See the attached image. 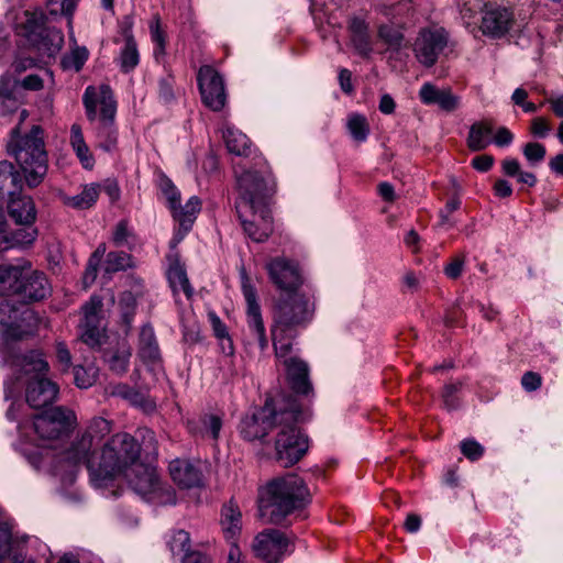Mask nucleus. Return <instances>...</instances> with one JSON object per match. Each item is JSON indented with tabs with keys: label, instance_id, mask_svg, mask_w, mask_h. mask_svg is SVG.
<instances>
[{
	"label": "nucleus",
	"instance_id": "f704fd0d",
	"mask_svg": "<svg viewBox=\"0 0 563 563\" xmlns=\"http://www.w3.org/2000/svg\"><path fill=\"white\" fill-rule=\"evenodd\" d=\"M351 41L357 53L364 57L369 56L372 52L371 38L367 24L357 18H354L350 24Z\"/></svg>",
	"mask_w": 563,
	"mask_h": 563
},
{
	"label": "nucleus",
	"instance_id": "f3484780",
	"mask_svg": "<svg viewBox=\"0 0 563 563\" xmlns=\"http://www.w3.org/2000/svg\"><path fill=\"white\" fill-rule=\"evenodd\" d=\"M448 45V34L443 29H428L420 32L413 52L417 59L426 67L433 66Z\"/></svg>",
	"mask_w": 563,
	"mask_h": 563
},
{
	"label": "nucleus",
	"instance_id": "c9c22d12",
	"mask_svg": "<svg viewBox=\"0 0 563 563\" xmlns=\"http://www.w3.org/2000/svg\"><path fill=\"white\" fill-rule=\"evenodd\" d=\"M22 179L12 163L0 162V195L13 196L20 190Z\"/></svg>",
	"mask_w": 563,
	"mask_h": 563
},
{
	"label": "nucleus",
	"instance_id": "338daca9",
	"mask_svg": "<svg viewBox=\"0 0 563 563\" xmlns=\"http://www.w3.org/2000/svg\"><path fill=\"white\" fill-rule=\"evenodd\" d=\"M548 103L558 118H563V93L556 96L547 97L545 100L541 103Z\"/></svg>",
	"mask_w": 563,
	"mask_h": 563
},
{
	"label": "nucleus",
	"instance_id": "412c9836",
	"mask_svg": "<svg viewBox=\"0 0 563 563\" xmlns=\"http://www.w3.org/2000/svg\"><path fill=\"white\" fill-rule=\"evenodd\" d=\"M242 292L246 301L247 327L255 335L260 349L263 351L267 347L268 341L261 313V307L256 299V290L249 280H245L242 284Z\"/></svg>",
	"mask_w": 563,
	"mask_h": 563
},
{
	"label": "nucleus",
	"instance_id": "de8ad7c7",
	"mask_svg": "<svg viewBox=\"0 0 563 563\" xmlns=\"http://www.w3.org/2000/svg\"><path fill=\"white\" fill-rule=\"evenodd\" d=\"M106 253V244H100L91 257L89 258L88 265L84 274V284L86 286L91 285L97 277V267Z\"/></svg>",
	"mask_w": 563,
	"mask_h": 563
},
{
	"label": "nucleus",
	"instance_id": "393cba45",
	"mask_svg": "<svg viewBox=\"0 0 563 563\" xmlns=\"http://www.w3.org/2000/svg\"><path fill=\"white\" fill-rule=\"evenodd\" d=\"M173 212L174 219L179 224V230L175 234L174 240L179 242L183 240L184 235L188 233L197 218V214L201 210V200L197 196L190 197L185 206H181L180 202L175 205L174 208L170 209Z\"/></svg>",
	"mask_w": 563,
	"mask_h": 563
},
{
	"label": "nucleus",
	"instance_id": "ddd939ff",
	"mask_svg": "<svg viewBox=\"0 0 563 563\" xmlns=\"http://www.w3.org/2000/svg\"><path fill=\"white\" fill-rule=\"evenodd\" d=\"M76 423L75 413L64 407H54L34 417L33 427L43 440L58 439Z\"/></svg>",
	"mask_w": 563,
	"mask_h": 563
},
{
	"label": "nucleus",
	"instance_id": "7ed1b4c3",
	"mask_svg": "<svg viewBox=\"0 0 563 563\" xmlns=\"http://www.w3.org/2000/svg\"><path fill=\"white\" fill-rule=\"evenodd\" d=\"M314 301L303 292L280 294L273 306L272 339L276 357L290 353L292 341L313 320Z\"/></svg>",
	"mask_w": 563,
	"mask_h": 563
},
{
	"label": "nucleus",
	"instance_id": "5701e85b",
	"mask_svg": "<svg viewBox=\"0 0 563 563\" xmlns=\"http://www.w3.org/2000/svg\"><path fill=\"white\" fill-rule=\"evenodd\" d=\"M277 358L283 360L291 388L297 394L309 395L312 391V385L309 380L308 364L298 357H288V354Z\"/></svg>",
	"mask_w": 563,
	"mask_h": 563
},
{
	"label": "nucleus",
	"instance_id": "774afa93",
	"mask_svg": "<svg viewBox=\"0 0 563 563\" xmlns=\"http://www.w3.org/2000/svg\"><path fill=\"white\" fill-rule=\"evenodd\" d=\"M75 153L80 161L81 165L86 169H91L95 165V158L88 147V145H85L82 147H79L75 150Z\"/></svg>",
	"mask_w": 563,
	"mask_h": 563
},
{
	"label": "nucleus",
	"instance_id": "473e14b6",
	"mask_svg": "<svg viewBox=\"0 0 563 563\" xmlns=\"http://www.w3.org/2000/svg\"><path fill=\"white\" fill-rule=\"evenodd\" d=\"M221 528L228 540H233L242 529V514L233 501L224 505L221 511Z\"/></svg>",
	"mask_w": 563,
	"mask_h": 563
},
{
	"label": "nucleus",
	"instance_id": "2eb2a0df",
	"mask_svg": "<svg viewBox=\"0 0 563 563\" xmlns=\"http://www.w3.org/2000/svg\"><path fill=\"white\" fill-rule=\"evenodd\" d=\"M197 81L201 100L212 111H220L227 102L223 78L211 66H201L198 70Z\"/></svg>",
	"mask_w": 563,
	"mask_h": 563
},
{
	"label": "nucleus",
	"instance_id": "4be33fe9",
	"mask_svg": "<svg viewBox=\"0 0 563 563\" xmlns=\"http://www.w3.org/2000/svg\"><path fill=\"white\" fill-rule=\"evenodd\" d=\"M139 358L153 372L162 369V354L153 327L144 324L139 333Z\"/></svg>",
	"mask_w": 563,
	"mask_h": 563
},
{
	"label": "nucleus",
	"instance_id": "3c124183",
	"mask_svg": "<svg viewBox=\"0 0 563 563\" xmlns=\"http://www.w3.org/2000/svg\"><path fill=\"white\" fill-rule=\"evenodd\" d=\"M522 153L529 164L536 166L544 159L547 150L541 143L529 142L523 146Z\"/></svg>",
	"mask_w": 563,
	"mask_h": 563
},
{
	"label": "nucleus",
	"instance_id": "9d476101",
	"mask_svg": "<svg viewBox=\"0 0 563 563\" xmlns=\"http://www.w3.org/2000/svg\"><path fill=\"white\" fill-rule=\"evenodd\" d=\"M130 486L147 501L157 505L175 504V493L161 482L155 467L139 461L125 472Z\"/></svg>",
	"mask_w": 563,
	"mask_h": 563
},
{
	"label": "nucleus",
	"instance_id": "79ce46f5",
	"mask_svg": "<svg viewBox=\"0 0 563 563\" xmlns=\"http://www.w3.org/2000/svg\"><path fill=\"white\" fill-rule=\"evenodd\" d=\"M99 197V188L95 184L84 187L82 191L76 196L66 197L64 202L75 209H88L92 207Z\"/></svg>",
	"mask_w": 563,
	"mask_h": 563
},
{
	"label": "nucleus",
	"instance_id": "a19ab883",
	"mask_svg": "<svg viewBox=\"0 0 563 563\" xmlns=\"http://www.w3.org/2000/svg\"><path fill=\"white\" fill-rule=\"evenodd\" d=\"M501 170L509 177H516L517 181L528 187H534L538 179L533 173L521 169L520 163L516 158H505L501 162Z\"/></svg>",
	"mask_w": 563,
	"mask_h": 563
},
{
	"label": "nucleus",
	"instance_id": "58836bf2",
	"mask_svg": "<svg viewBox=\"0 0 563 563\" xmlns=\"http://www.w3.org/2000/svg\"><path fill=\"white\" fill-rule=\"evenodd\" d=\"M227 148L236 156H247L251 153V142L249 137L234 128H227L223 133Z\"/></svg>",
	"mask_w": 563,
	"mask_h": 563
},
{
	"label": "nucleus",
	"instance_id": "37998d69",
	"mask_svg": "<svg viewBox=\"0 0 563 563\" xmlns=\"http://www.w3.org/2000/svg\"><path fill=\"white\" fill-rule=\"evenodd\" d=\"M346 129L356 142H364L369 133L367 120L360 113H350L347 115Z\"/></svg>",
	"mask_w": 563,
	"mask_h": 563
},
{
	"label": "nucleus",
	"instance_id": "8fccbe9b",
	"mask_svg": "<svg viewBox=\"0 0 563 563\" xmlns=\"http://www.w3.org/2000/svg\"><path fill=\"white\" fill-rule=\"evenodd\" d=\"M150 31L152 41L155 44L154 55L158 58L159 55H164L165 53V34L161 29V21L158 16H155L150 23Z\"/></svg>",
	"mask_w": 563,
	"mask_h": 563
},
{
	"label": "nucleus",
	"instance_id": "f8f14e48",
	"mask_svg": "<svg viewBox=\"0 0 563 563\" xmlns=\"http://www.w3.org/2000/svg\"><path fill=\"white\" fill-rule=\"evenodd\" d=\"M38 318L34 310L16 306L10 300L0 302V331L4 340H22L37 330Z\"/></svg>",
	"mask_w": 563,
	"mask_h": 563
},
{
	"label": "nucleus",
	"instance_id": "e433bc0d",
	"mask_svg": "<svg viewBox=\"0 0 563 563\" xmlns=\"http://www.w3.org/2000/svg\"><path fill=\"white\" fill-rule=\"evenodd\" d=\"M167 277L175 295L179 291H183L188 299L191 298L194 295V288L189 283L186 269L183 264H180L178 261L173 262L167 271Z\"/></svg>",
	"mask_w": 563,
	"mask_h": 563
},
{
	"label": "nucleus",
	"instance_id": "bb28decb",
	"mask_svg": "<svg viewBox=\"0 0 563 563\" xmlns=\"http://www.w3.org/2000/svg\"><path fill=\"white\" fill-rule=\"evenodd\" d=\"M35 222L30 223H15L16 228L10 233H3L0 240V252L12 247H25L33 244L37 238V229L34 227Z\"/></svg>",
	"mask_w": 563,
	"mask_h": 563
},
{
	"label": "nucleus",
	"instance_id": "680f3d73",
	"mask_svg": "<svg viewBox=\"0 0 563 563\" xmlns=\"http://www.w3.org/2000/svg\"><path fill=\"white\" fill-rule=\"evenodd\" d=\"M530 131L534 136L543 139L551 132V126L545 118L537 117L531 121Z\"/></svg>",
	"mask_w": 563,
	"mask_h": 563
},
{
	"label": "nucleus",
	"instance_id": "4c0bfd02",
	"mask_svg": "<svg viewBox=\"0 0 563 563\" xmlns=\"http://www.w3.org/2000/svg\"><path fill=\"white\" fill-rule=\"evenodd\" d=\"M131 355V349L126 343L119 344L114 350L103 353L110 369L120 375L128 371Z\"/></svg>",
	"mask_w": 563,
	"mask_h": 563
},
{
	"label": "nucleus",
	"instance_id": "4d7b16f0",
	"mask_svg": "<svg viewBox=\"0 0 563 563\" xmlns=\"http://www.w3.org/2000/svg\"><path fill=\"white\" fill-rule=\"evenodd\" d=\"M47 5L53 15L58 13L71 15L75 9V0H48Z\"/></svg>",
	"mask_w": 563,
	"mask_h": 563
},
{
	"label": "nucleus",
	"instance_id": "4468645a",
	"mask_svg": "<svg viewBox=\"0 0 563 563\" xmlns=\"http://www.w3.org/2000/svg\"><path fill=\"white\" fill-rule=\"evenodd\" d=\"M265 268L269 280L280 290V294L299 291L303 284V276L298 263L285 256L271 258Z\"/></svg>",
	"mask_w": 563,
	"mask_h": 563
},
{
	"label": "nucleus",
	"instance_id": "ea45409f",
	"mask_svg": "<svg viewBox=\"0 0 563 563\" xmlns=\"http://www.w3.org/2000/svg\"><path fill=\"white\" fill-rule=\"evenodd\" d=\"M165 543L172 555H187L190 551V536L184 529L170 530L165 534Z\"/></svg>",
	"mask_w": 563,
	"mask_h": 563
},
{
	"label": "nucleus",
	"instance_id": "c756f323",
	"mask_svg": "<svg viewBox=\"0 0 563 563\" xmlns=\"http://www.w3.org/2000/svg\"><path fill=\"white\" fill-rule=\"evenodd\" d=\"M49 292V285L46 276L37 271H31L29 266L26 277L23 279L20 296L29 300H42Z\"/></svg>",
	"mask_w": 563,
	"mask_h": 563
},
{
	"label": "nucleus",
	"instance_id": "aec40b11",
	"mask_svg": "<svg viewBox=\"0 0 563 563\" xmlns=\"http://www.w3.org/2000/svg\"><path fill=\"white\" fill-rule=\"evenodd\" d=\"M512 12L503 7H486L482 12L481 30L484 35L499 38L514 26Z\"/></svg>",
	"mask_w": 563,
	"mask_h": 563
},
{
	"label": "nucleus",
	"instance_id": "9b49d317",
	"mask_svg": "<svg viewBox=\"0 0 563 563\" xmlns=\"http://www.w3.org/2000/svg\"><path fill=\"white\" fill-rule=\"evenodd\" d=\"M24 16L22 31L29 43L41 56L54 57L64 44L62 31L46 25V18L42 11H25Z\"/></svg>",
	"mask_w": 563,
	"mask_h": 563
},
{
	"label": "nucleus",
	"instance_id": "b1692460",
	"mask_svg": "<svg viewBox=\"0 0 563 563\" xmlns=\"http://www.w3.org/2000/svg\"><path fill=\"white\" fill-rule=\"evenodd\" d=\"M422 103L427 106L437 104L445 112H453L460 107V98L450 89H440L431 82H426L419 90Z\"/></svg>",
	"mask_w": 563,
	"mask_h": 563
},
{
	"label": "nucleus",
	"instance_id": "2f4dec72",
	"mask_svg": "<svg viewBox=\"0 0 563 563\" xmlns=\"http://www.w3.org/2000/svg\"><path fill=\"white\" fill-rule=\"evenodd\" d=\"M188 428L196 435L217 441L222 428V418L214 413H205L198 419L189 421Z\"/></svg>",
	"mask_w": 563,
	"mask_h": 563
},
{
	"label": "nucleus",
	"instance_id": "72a5a7b5",
	"mask_svg": "<svg viewBox=\"0 0 563 563\" xmlns=\"http://www.w3.org/2000/svg\"><path fill=\"white\" fill-rule=\"evenodd\" d=\"M493 125L488 121H478L471 125L467 146L471 151L485 150L492 143Z\"/></svg>",
	"mask_w": 563,
	"mask_h": 563
},
{
	"label": "nucleus",
	"instance_id": "052dcab7",
	"mask_svg": "<svg viewBox=\"0 0 563 563\" xmlns=\"http://www.w3.org/2000/svg\"><path fill=\"white\" fill-rule=\"evenodd\" d=\"M464 265H465V256L459 255V256L454 257L452 260V262L449 263L444 267V273L449 278L456 279L462 275Z\"/></svg>",
	"mask_w": 563,
	"mask_h": 563
},
{
	"label": "nucleus",
	"instance_id": "09e8293b",
	"mask_svg": "<svg viewBox=\"0 0 563 563\" xmlns=\"http://www.w3.org/2000/svg\"><path fill=\"white\" fill-rule=\"evenodd\" d=\"M389 58L391 53H396L398 59H402V56H408L409 41L405 40L401 31H395L393 34L389 32Z\"/></svg>",
	"mask_w": 563,
	"mask_h": 563
},
{
	"label": "nucleus",
	"instance_id": "7c9ffc66",
	"mask_svg": "<svg viewBox=\"0 0 563 563\" xmlns=\"http://www.w3.org/2000/svg\"><path fill=\"white\" fill-rule=\"evenodd\" d=\"M8 211L14 223H30L36 220V208L31 197L9 196Z\"/></svg>",
	"mask_w": 563,
	"mask_h": 563
},
{
	"label": "nucleus",
	"instance_id": "0eeeda50",
	"mask_svg": "<svg viewBox=\"0 0 563 563\" xmlns=\"http://www.w3.org/2000/svg\"><path fill=\"white\" fill-rule=\"evenodd\" d=\"M239 200L235 206H241L243 216L250 208L258 205H268L269 199L276 192V180L266 164L261 169H244L235 172Z\"/></svg>",
	"mask_w": 563,
	"mask_h": 563
},
{
	"label": "nucleus",
	"instance_id": "a18cd8bd",
	"mask_svg": "<svg viewBox=\"0 0 563 563\" xmlns=\"http://www.w3.org/2000/svg\"><path fill=\"white\" fill-rule=\"evenodd\" d=\"M7 80H0V117H7L14 113L19 107L20 101L7 88Z\"/></svg>",
	"mask_w": 563,
	"mask_h": 563
},
{
	"label": "nucleus",
	"instance_id": "bf43d9fd",
	"mask_svg": "<svg viewBox=\"0 0 563 563\" xmlns=\"http://www.w3.org/2000/svg\"><path fill=\"white\" fill-rule=\"evenodd\" d=\"M460 383L448 384L443 388L442 398L445 407L448 409H455L457 407V401L455 399V394L460 390Z\"/></svg>",
	"mask_w": 563,
	"mask_h": 563
},
{
	"label": "nucleus",
	"instance_id": "5fc2aeb1",
	"mask_svg": "<svg viewBox=\"0 0 563 563\" xmlns=\"http://www.w3.org/2000/svg\"><path fill=\"white\" fill-rule=\"evenodd\" d=\"M132 236L133 234L128 227V222L125 220H121L113 230L112 241L117 246H126L129 245Z\"/></svg>",
	"mask_w": 563,
	"mask_h": 563
},
{
	"label": "nucleus",
	"instance_id": "a211bd4d",
	"mask_svg": "<svg viewBox=\"0 0 563 563\" xmlns=\"http://www.w3.org/2000/svg\"><path fill=\"white\" fill-rule=\"evenodd\" d=\"M288 548L284 533L269 529L258 533L253 543L255 554L266 563H278Z\"/></svg>",
	"mask_w": 563,
	"mask_h": 563
},
{
	"label": "nucleus",
	"instance_id": "6ab92c4d",
	"mask_svg": "<svg viewBox=\"0 0 563 563\" xmlns=\"http://www.w3.org/2000/svg\"><path fill=\"white\" fill-rule=\"evenodd\" d=\"M101 308L102 300L99 296H92L82 307L84 320L80 338L84 343L91 347L100 345L103 338V330L100 324Z\"/></svg>",
	"mask_w": 563,
	"mask_h": 563
},
{
	"label": "nucleus",
	"instance_id": "20e7f679",
	"mask_svg": "<svg viewBox=\"0 0 563 563\" xmlns=\"http://www.w3.org/2000/svg\"><path fill=\"white\" fill-rule=\"evenodd\" d=\"M310 500L311 495L303 479L296 474H287L273 479L261 489L258 514L265 523L278 525Z\"/></svg>",
	"mask_w": 563,
	"mask_h": 563
},
{
	"label": "nucleus",
	"instance_id": "49530a36",
	"mask_svg": "<svg viewBox=\"0 0 563 563\" xmlns=\"http://www.w3.org/2000/svg\"><path fill=\"white\" fill-rule=\"evenodd\" d=\"M88 56L89 53L86 47H75L69 54L63 56L62 66L64 69L79 71L88 59Z\"/></svg>",
	"mask_w": 563,
	"mask_h": 563
},
{
	"label": "nucleus",
	"instance_id": "cd10ccee",
	"mask_svg": "<svg viewBox=\"0 0 563 563\" xmlns=\"http://www.w3.org/2000/svg\"><path fill=\"white\" fill-rule=\"evenodd\" d=\"M169 474L173 481L183 488L199 486L200 471L189 461L176 459L169 463Z\"/></svg>",
	"mask_w": 563,
	"mask_h": 563
},
{
	"label": "nucleus",
	"instance_id": "69168bd1",
	"mask_svg": "<svg viewBox=\"0 0 563 563\" xmlns=\"http://www.w3.org/2000/svg\"><path fill=\"white\" fill-rule=\"evenodd\" d=\"M209 319L211 321L213 333L219 340L227 339L230 336L227 325L220 320V318L216 313H209Z\"/></svg>",
	"mask_w": 563,
	"mask_h": 563
},
{
	"label": "nucleus",
	"instance_id": "13d9d810",
	"mask_svg": "<svg viewBox=\"0 0 563 563\" xmlns=\"http://www.w3.org/2000/svg\"><path fill=\"white\" fill-rule=\"evenodd\" d=\"M11 530L5 523H0V562L7 558L11 551Z\"/></svg>",
	"mask_w": 563,
	"mask_h": 563
},
{
	"label": "nucleus",
	"instance_id": "dca6fc26",
	"mask_svg": "<svg viewBox=\"0 0 563 563\" xmlns=\"http://www.w3.org/2000/svg\"><path fill=\"white\" fill-rule=\"evenodd\" d=\"M245 234L254 242H264L273 232V218L268 205L250 208L243 216L241 206H235Z\"/></svg>",
	"mask_w": 563,
	"mask_h": 563
},
{
	"label": "nucleus",
	"instance_id": "c03bdc74",
	"mask_svg": "<svg viewBox=\"0 0 563 563\" xmlns=\"http://www.w3.org/2000/svg\"><path fill=\"white\" fill-rule=\"evenodd\" d=\"M132 266V257L125 252H110L107 254L103 267L108 274L124 271Z\"/></svg>",
	"mask_w": 563,
	"mask_h": 563
},
{
	"label": "nucleus",
	"instance_id": "6e6552de",
	"mask_svg": "<svg viewBox=\"0 0 563 563\" xmlns=\"http://www.w3.org/2000/svg\"><path fill=\"white\" fill-rule=\"evenodd\" d=\"M286 408H294L298 419L278 423L279 431L275 439L276 460L285 467L292 466L300 461L309 449L308 437L297 427L306 417L299 410L296 401L289 399Z\"/></svg>",
	"mask_w": 563,
	"mask_h": 563
},
{
	"label": "nucleus",
	"instance_id": "423d86ee",
	"mask_svg": "<svg viewBox=\"0 0 563 563\" xmlns=\"http://www.w3.org/2000/svg\"><path fill=\"white\" fill-rule=\"evenodd\" d=\"M82 103L89 121H95L99 113L97 139L99 146L106 152H112L118 144L115 128L117 101L108 85L100 87L88 86L82 96Z\"/></svg>",
	"mask_w": 563,
	"mask_h": 563
},
{
	"label": "nucleus",
	"instance_id": "c85d7f7f",
	"mask_svg": "<svg viewBox=\"0 0 563 563\" xmlns=\"http://www.w3.org/2000/svg\"><path fill=\"white\" fill-rule=\"evenodd\" d=\"M124 38L125 43L122 47L119 56L120 68L123 73H130L140 63V54L135 43V40L132 35V19L130 16H125L124 21Z\"/></svg>",
	"mask_w": 563,
	"mask_h": 563
},
{
	"label": "nucleus",
	"instance_id": "864d4df0",
	"mask_svg": "<svg viewBox=\"0 0 563 563\" xmlns=\"http://www.w3.org/2000/svg\"><path fill=\"white\" fill-rule=\"evenodd\" d=\"M158 186L165 195L170 209L180 202V192L168 177L161 176Z\"/></svg>",
	"mask_w": 563,
	"mask_h": 563
},
{
	"label": "nucleus",
	"instance_id": "0e129e2a",
	"mask_svg": "<svg viewBox=\"0 0 563 563\" xmlns=\"http://www.w3.org/2000/svg\"><path fill=\"white\" fill-rule=\"evenodd\" d=\"M461 206V200L459 198H451L443 209L440 210V227H444L450 223V214L457 210Z\"/></svg>",
	"mask_w": 563,
	"mask_h": 563
},
{
	"label": "nucleus",
	"instance_id": "f03ea898",
	"mask_svg": "<svg viewBox=\"0 0 563 563\" xmlns=\"http://www.w3.org/2000/svg\"><path fill=\"white\" fill-rule=\"evenodd\" d=\"M8 362L14 378L4 382L5 399L14 397L25 385V399L30 407L41 409L56 400L58 386L45 377L49 366L42 352L12 355Z\"/></svg>",
	"mask_w": 563,
	"mask_h": 563
},
{
	"label": "nucleus",
	"instance_id": "e2e57ef3",
	"mask_svg": "<svg viewBox=\"0 0 563 563\" xmlns=\"http://www.w3.org/2000/svg\"><path fill=\"white\" fill-rule=\"evenodd\" d=\"M542 377L536 372H526L521 377V385L527 391H534L541 387Z\"/></svg>",
	"mask_w": 563,
	"mask_h": 563
},
{
	"label": "nucleus",
	"instance_id": "603ef678",
	"mask_svg": "<svg viewBox=\"0 0 563 563\" xmlns=\"http://www.w3.org/2000/svg\"><path fill=\"white\" fill-rule=\"evenodd\" d=\"M97 377V371L95 367L85 368L80 365L74 367V379L75 384L79 388H88L93 385Z\"/></svg>",
	"mask_w": 563,
	"mask_h": 563
},
{
	"label": "nucleus",
	"instance_id": "6e6d98bb",
	"mask_svg": "<svg viewBox=\"0 0 563 563\" xmlns=\"http://www.w3.org/2000/svg\"><path fill=\"white\" fill-rule=\"evenodd\" d=\"M461 451L463 455L471 461H476L484 454V448L473 439H466L462 441Z\"/></svg>",
	"mask_w": 563,
	"mask_h": 563
},
{
	"label": "nucleus",
	"instance_id": "1a4fd4ad",
	"mask_svg": "<svg viewBox=\"0 0 563 563\" xmlns=\"http://www.w3.org/2000/svg\"><path fill=\"white\" fill-rule=\"evenodd\" d=\"M287 405L266 401L258 411L245 416L241 422V435L247 441L263 439L267 435L273 426L298 419L294 408H286Z\"/></svg>",
	"mask_w": 563,
	"mask_h": 563
},
{
	"label": "nucleus",
	"instance_id": "a878e982",
	"mask_svg": "<svg viewBox=\"0 0 563 563\" xmlns=\"http://www.w3.org/2000/svg\"><path fill=\"white\" fill-rule=\"evenodd\" d=\"M30 264L24 262L19 265L0 266V295H19L22 288L23 279Z\"/></svg>",
	"mask_w": 563,
	"mask_h": 563
},
{
	"label": "nucleus",
	"instance_id": "39448f33",
	"mask_svg": "<svg viewBox=\"0 0 563 563\" xmlns=\"http://www.w3.org/2000/svg\"><path fill=\"white\" fill-rule=\"evenodd\" d=\"M8 150L23 170L29 187L40 185L47 173L43 130L34 125L30 133L20 136L18 129H14Z\"/></svg>",
	"mask_w": 563,
	"mask_h": 563
},
{
	"label": "nucleus",
	"instance_id": "f257e3e1",
	"mask_svg": "<svg viewBox=\"0 0 563 563\" xmlns=\"http://www.w3.org/2000/svg\"><path fill=\"white\" fill-rule=\"evenodd\" d=\"M110 432L108 420L93 418L85 433L63 453L59 462L69 468L86 465L91 481L98 486L126 472L139 461L140 445L128 433H117L101 445Z\"/></svg>",
	"mask_w": 563,
	"mask_h": 563
}]
</instances>
